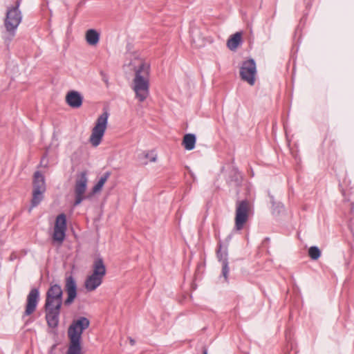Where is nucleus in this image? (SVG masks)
Instances as JSON below:
<instances>
[{
    "label": "nucleus",
    "mask_w": 354,
    "mask_h": 354,
    "mask_svg": "<svg viewBox=\"0 0 354 354\" xmlns=\"http://www.w3.org/2000/svg\"><path fill=\"white\" fill-rule=\"evenodd\" d=\"M63 290L59 284L50 283L46 292L44 304L45 319L48 327L58 326L60 310L62 305Z\"/></svg>",
    "instance_id": "f257e3e1"
},
{
    "label": "nucleus",
    "mask_w": 354,
    "mask_h": 354,
    "mask_svg": "<svg viewBox=\"0 0 354 354\" xmlns=\"http://www.w3.org/2000/svg\"><path fill=\"white\" fill-rule=\"evenodd\" d=\"M90 326V321L86 317L74 319L68 328L69 345L66 354H82V334Z\"/></svg>",
    "instance_id": "f03ea898"
},
{
    "label": "nucleus",
    "mask_w": 354,
    "mask_h": 354,
    "mask_svg": "<svg viewBox=\"0 0 354 354\" xmlns=\"http://www.w3.org/2000/svg\"><path fill=\"white\" fill-rule=\"evenodd\" d=\"M149 71L150 66L145 62H142L135 68L132 88L136 93V98L140 102H144L149 95Z\"/></svg>",
    "instance_id": "7ed1b4c3"
},
{
    "label": "nucleus",
    "mask_w": 354,
    "mask_h": 354,
    "mask_svg": "<svg viewBox=\"0 0 354 354\" xmlns=\"http://www.w3.org/2000/svg\"><path fill=\"white\" fill-rule=\"evenodd\" d=\"M21 0H17L15 6L8 7L4 26L8 33V37H4L7 45L15 37L16 30L22 20V14L19 10Z\"/></svg>",
    "instance_id": "20e7f679"
},
{
    "label": "nucleus",
    "mask_w": 354,
    "mask_h": 354,
    "mask_svg": "<svg viewBox=\"0 0 354 354\" xmlns=\"http://www.w3.org/2000/svg\"><path fill=\"white\" fill-rule=\"evenodd\" d=\"M32 197L31 199L30 206L28 212H31L32 209L39 205L44 198V193L46 191L45 177L41 171H37L34 174L32 180Z\"/></svg>",
    "instance_id": "39448f33"
},
{
    "label": "nucleus",
    "mask_w": 354,
    "mask_h": 354,
    "mask_svg": "<svg viewBox=\"0 0 354 354\" xmlns=\"http://www.w3.org/2000/svg\"><path fill=\"white\" fill-rule=\"evenodd\" d=\"M109 117V113L107 110H104V112L98 116L95 125L92 129L89 141L95 147L100 145L108 125Z\"/></svg>",
    "instance_id": "423d86ee"
},
{
    "label": "nucleus",
    "mask_w": 354,
    "mask_h": 354,
    "mask_svg": "<svg viewBox=\"0 0 354 354\" xmlns=\"http://www.w3.org/2000/svg\"><path fill=\"white\" fill-rule=\"evenodd\" d=\"M249 208L250 202L247 199L236 202L234 230L240 231L244 227L248 221Z\"/></svg>",
    "instance_id": "0eeeda50"
},
{
    "label": "nucleus",
    "mask_w": 354,
    "mask_h": 354,
    "mask_svg": "<svg viewBox=\"0 0 354 354\" xmlns=\"http://www.w3.org/2000/svg\"><path fill=\"white\" fill-rule=\"evenodd\" d=\"M256 75L257 65L255 60L250 58L243 61L240 68V77L241 80L253 86L255 84Z\"/></svg>",
    "instance_id": "6e6552de"
},
{
    "label": "nucleus",
    "mask_w": 354,
    "mask_h": 354,
    "mask_svg": "<svg viewBox=\"0 0 354 354\" xmlns=\"http://www.w3.org/2000/svg\"><path fill=\"white\" fill-rule=\"evenodd\" d=\"M67 230V219L64 213L58 214L55 219L53 239L62 245L66 238Z\"/></svg>",
    "instance_id": "1a4fd4ad"
},
{
    "label": "nucleus",
    "mask_w": 354,
    "mask_h": 354,
    "mask_svg": "<svg viewBox=\"0 0 354 354\" xmlns=\"http://www.w3.org/2000/svg\"><path fill=\"white\" fill-rule=\"evenodd\" d=\"M64 288L67 297L64 304L66 306H69L77 297V283L75 278L72 274L66 277Z\"/></svg>",
    "instance_id": "9d476101"
},
{
    "label": "nucleus",
    "mask_w": 354,
    "mask_h": 354,
    "mask_svg": "<svg viewBox=\"0 0 354 354\" xmlns=\"http://www.w3.org/2000/svg\"><path fill=\"white\" fill-rule=\"evenodd\" d=\"M39 301V288H33L30 290L27 295L26 304L23 317L25 316H29L32 314L35 311Z\"/></svg>",
    "instance_id": "9b49d317"
},
{
    "label": "nucleus",
    "mask_w": 354,
    "mask_h": 354,
    "mask_svg": "<svg viewBox=\"0 0 354 354\" xmlns=\"http://www.w3.org/2000/svg\"><path fill=\"white\" fill-rule=\"evenodd\" d=\"M243 177L239 169L236 167H232L230 171L227 184L229 187H233L236 188V195L240 193L239 187L242 185Z\"/></svg>",
    "instance_id": "f8f14e48"
},
{
    "label": "nucleus",
    "mask_w": 354,
    "mask_h": 354,
    "mask_svg": "<svg viewBox=\"0 0 354 354\" xmlns=\"http://www.w3.org/2000/svg\"><path fill=\"white\" fill-rule=\"evenodd\" d=\"M83 96L77 91H70L66 95V102L68 105L73 109H78L83 103Z\"/></svg>",
    "instance_id": "ddd939ff"
},
{
    "label": "nucleus",
    "mask_w": 354,
    "mask_h": 354,
    "mask_svg": "<svg viewBox=\"0 0 354 354\" xmlns=\"http://www.w3.org/2000/svg\"><path fill=\"white\" fill-rule=\"evenodd\" d=\"M86 171L77 174L75 184V194H84L87 187Z\"/></svg>",
    "instance_id": "4468645a"
},
{
    "label": "nucleus",
    "mask_w": 354,
    "mask_h": 354,
    "mask_svg": "<svg viewBox=\"0 0 354 354\" xmlns=\"http://www.w3.org/2000/svg\"><path fill=\"white\" fill-rule=\"evenodd\" d=\"M103 278L91 274L84 281V287L88 292L96 290L102 283Z\"/></svg>",
    "instance_id": "2eb2a0df"
},
{
    "label": "nucleus",
    "mask_w": 354,
    "mask_h": 354,
    "mask_svg": "<svg viewBox=\"0 0 354 354\" xmlns=\"http://www.w3.org/2000/svg\"><path fill=\"white\" fill-rule=\"evenodd\" d=\"M100 277H104L106 274V267L103 261V259L98 257L95 259L93 264V273Z\"/></svg>",
    "instance_id": "dca6fc26"
},
{
    "label": "nucleus",
    "mask_w": 354,
    "mask_h": 354,
    "mask_svg": "<svg viewBox=\"0 0 354 354\" xmlns=\"http://www.w3.org/2000/svg\"><path fill=\"white\" fill-rule=\"evenodd\" d=\"M242 44V33L236 32L230 37L227 41V46L230 50H235Z\"/></svg>",
    "instance_id": "f3484780"
},
{
    "label": "nucleus",
    "mask_w": 354,
    "mask_h": 354,
    "mask_svg": "<svg viewBox=\"0 0 354 354\" xmlns=\"http://www.w3.org/2000/svg\"><path fill=\"white\" fill-rule=\"evenodd\" d=\"M216 254L218 262L224 263L228 261L227 246H223L221 241H218Z\"/></svg>",
    "instance_id": "a211bd4d"
},
{
    "label": "nucleus",
    "mask_w": 354,
    "mask_h": 354,
    "mask_svg": "<svg viewBox=\"0 0 354 354\" xmlns=\"http://www.w3.org/2000/svg\"><path fill=\"white\" fill-rule=\"evenodd\" d=\"M100 39V34L95 29H88L86 32V41L91 46H96Z\"/></svg>",
    "instance_id": "6ab92c4d"
},
{
    "label": "nucleus",
    "mask_w": 354,
    "mask_h": 354,
    "mask_svg": "<svg viewBox=\"0 0 354 354\" xmlns=\"http://www.w3.org/2000/svg\"><path fill=\"white\" fill-rule=\"evenodd\" d=\"M196 142V136L194 133H187L183 139V145L187 151H191L195 148Z\"/></svg>",
    "instance_id": "aec40b11"
},
{
    "label": "nucleus",
    "mask_w": 354,
    "mask_h": 354,
    "mask_svg": "<svg viewBox=\"0 0 354 354\" xmlns=\"http://www.w3.org/2000/svg\"><path fill=\"white\" fill-rule=\"evenodd\" d=\"M110 175V171H106L105 173H104V174L100 178L97 183L93 186L92 189V192L93 194L97 193L102 190L104 185L109 178Z\"/></svg>",
    "instance_id": "412c9836"
},
{
    "label": "nucleus",
    "mask_w": 354,
    "mask_h": 354,
    "mask_svg": "<svg viewBox=\"0 0 354 354\" xmlns=\"http://www.w3.org/2000/svg\"><path fill=\"white\" fill-rule=\"evenodd\" d=\"M268 196L270 200V203H272V214H279L283 210V205L281 203H277L274 200V197L273 195L268 192Z\"/></svg>",
    "instance_id": "4be33fe9"
},
{
    "label": "nucleus",
    "mask_w": 354,
    "mask_h": 354,
    "mask_svg": "<svg viewBox=\"0 0 354 354\" xmlns=\"http://www.w3.org/2000/svg\"><path fill=\"white\" fill-rule=\"evenodd\" d=\"M321 254L322 252L319 247L313 245L309 248L308 255L312 260H317L321 257Z\"/></svg>",
    "instance_id": "5701e85b"
},
{
    "label": "nucleus",
    "mask_w": 354,
    "mask_h": 354,
    "mask_svg": "<svg viewBox=\"0 0 354 354\" xmlns=\"http://www.w3.org/2000/svg\"><path fill=\"white\" fill-rule=\"evenodd\" d=\"M221 263V274L220 277H223L225 282H228V275L230 272L229 262H224Z\"/></svg>",
    "instance_id": "b1692460"
},
{
    "label": "nucleus",
    "mask_w": 354,
    "mask_h": 354,
    "mask_svg": "<svg viewBox=\"0 0 354 354\" xmlns=\"http://www.w3.org/2000/svg\"><path fill=\"white\" fill-rule=\"evenodd\" d=\"M90 196H84V194H75V199L74 201V206L79 205L84 200L89 198Z\"/></svg>",
    "instance_id": "393cba45"
},
{
    "label": "nucleus",
    "mask_w": 354,
    "mask_h": 354,
    "mask_svg": "<svg viewBox=\"0 0 354 354\" xmlns=\"http://www.w3.org/2000/svg\"><path fill=\"white\" fill-rule=\"evenodd\" d=\"M202 353L203 354H208L207 348L205 346H203Z\"/></svg>",
    "instance_id": "a878e982"
},
{
    "label": "nucleus",
    "mask_w": 354,
    "mask_h": 354,
    "mask_svg": "<svg viewBox=\"0 0 354 354\" xmlns=\"http://www.w3.org/2000/svg\"><path fill=\"white\" fill-rule=\"evenodd\" d=\"M232 237V234H229V235L227 236V238H226V241H227V242L230 241L231 240Z\"/></svg>",
    "instance_id": "bb28decb"
},
{
    "label": "nucleus",
    "mask_w": 354,
    "mask_h": 354,
    "mask_svg": "<svg viewBox=\"0 0 354 354\" xmlns=\"http://www.w3.org/2000/svg\"><path fill=\"white\" fill-rule=\"evenodd\" d=\"M130 342H131V345H133L135 344V340L133 339H131Z\"/></svg>",
    "instance_id": "cd10ccee"
},
{
    "label": "nucleus",
    "mask_w": 354,
    "mask_h": 354,
    "mask_svg": "<svg viewBox=\"0 0 354 354\" xmlns=\"http://www.w3.org/2000/svg\"><path fill=\"white\" fill-rule=\"evenodd\" d=\"M264 241H270V238L269 237H266V238H265Z\"/></svg>",
    "instance_id": "c85d7f7f"
},
{
    "label": "nucleus",
    "mask_w": 354,
    "mask_h": 354,
    "mask_svg": "<svg viewBox=\"0 0 354 354\" xmlns=\"http://www.w3.org/2000/svg\"><path fill=\"white\" fill-rule=\"evenodd\" d=\"M156 157H153V158L151 160V161H152V162H155V161H156Z\"/></svg>",
    "instance_id": "c756f323"
},
{
    "label": "nucleus",
    "mask_w": 354,
    "mask_h": 354,
    "mask_svg": "<svg viewBox=\"0 0 354 354\" xmlns=\"http://www.w3.org/2000/svg\"><path fill=\"white\" fill-rule=\"evenodd\" d=\"M14 259V257H10V260H13Z\"/></svg>",
    "instance_id": "7c9ffc66"
},
{
    "label": "nucleus",
    "mask_w": 354,
    "mask_h": 354,
    "mask_svg": "<svg viewBox=\"0 0 354 354\" xmlns=\"http://www.w3.org/2000/svg\"><path fill=\"white\" fill-rule=\"evenodd\" d=\"M14 259V257H10V260H13Z\"/></svg>",
    "instance_id": "2f4dec72"
}]
</instances>
